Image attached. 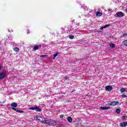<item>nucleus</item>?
Masks as SVG:
<instances>
[{"label":"nucleus","instance_id":"nucleus-1","mask_svg":"<svg viewBox=\"0 0 127 127\" xmlns=\"http://www.w3.org/2000/svg\"><path fill=\"white\" fill-rule=\"evenodd\" d=\"M116 17H119V18H121V17H123V16H125V14L122 11H119L116 13Z\"/></svg>","mask_w":127,"mask_h":127},{"label":"nucleus","instance_id":"nucleus-2","mask_svg":"<svg viewBox=\"0 0 127 127\" xmlns=\"http://www.w3.org/2000/svg\"><path fill=\"white\" fill-rule=\"evenodd\" d=\"M5 76H6V72H2L0 73V80H2L4 78H5Z\"/></svg>","mask_w":127,"mask_h":127},{"label":"nucleus","instance_id":"nucleus-3","mask_svg":"<svg viewBox=\"0 0 127 127\" xmlns=\"http://www.w3.org/2000/svg\"><path fill=\"white\" fill-rule=\"evenodd\" d=\"M41 47V45H36L34 46L33 50H35V51H36V50H39Z\"/></svg>","mask_w":127,"mask_h":127},{"label":"nucleus","instance_id":"nucleus-4","mask_svg":"<svg viewBox=\"0 0 127 127\" xmlns=\"http://www.w3.org/2000/svg\"><path fill=\"white\" fill-rule=\"evenodd\" d=\"M119 104H120V102L119 101H113L109 103V106H117Z\"/></svg>","mask_w":127,"mask_h":127},{"label":"nucleus","instance_id":"nucleus-5","mask_svg":"<svg viewBox=\"0 0 127 127\" xmlns=\"http://www.w3.org/2000/svg\"><path fill=\"white\" fill-rule=\"evenodd\" d=\"M106 91H112L113 90V86L111 85H108L105 87Z\"/></svg>","mask_w":127,"mask_h":127},{"label":"nucleus","instance_id":"nucleus-6","mask_svg":"<svg viewBox=\"0 0 127 127\" xmlns=\"http://www.w3.org/2000/svg\"><path fill=\"white\" fill-rule=\"evenodd\" d=\"M100 110H111L110 107H103L101 106L99 108Z\"/></svg>","mask_w":127,"mask_h":127},{"label":"nucleus","instance_id":"nucleus-7","mask_svg":"<svg viewBox=\"0 0 127 127\" xmlns=\"http://www.w3.org/2000/svg\"><path fill=\"white\" fill-rule=\"evenodd\" d=\"M127 126V122H124L123 123H120V127H126Z\"/></svg>","mask_w":127,"mask_h":127},{"label":"nucleus","instance_id":"nucleus-8","mask_svg":"<svg viewBox=\"0 0 127 127\" xmlns=\"http://www.w3.org/2000/svg\"><path fill=\"white\" fill-rule=\"evenodd\" d=\"M57 122H56V121L51 120L50 126H57Z\"/></svg>","mask_w":127,"mask_h":127},{"label":"nucleus","instance_id":"nucleus-9","mask_svg":"<svg viewBox=\"0 0 127 127\" xmlns=\"http://www.w3.org/2000/svg\"><path fill=\"white\" fill-rule=\"evenodd\" d=\"M11 107L13 108H16L17 107V103L13 102L11 104Z\"/></svg>","mask_w":127,"mask_h":127},{"label":"nucleus","instance_id":"nucleus-10","mask_svg":"<svg viewBox=\"0 0 127 127\" xmlns=\"http://www.w3.org/2000/svg\"><path fill=\"white\" fill-rule=\"evenodd\" d=\"M66 120H67V122L68 123H72V121H73V119L71 118V117H68L66 118Z\"/></svg>","mask_w":127,"mask_h":127},{"label":"nucleus","instance_id":"nucleus-11","mask_svg":"<svg viewBox=\"0 0 127 127\" xmlns=\"http://www.w3.org/2000/svg\"><path fill=\"white\" fill-rule=\"evenodd\" d=\"M120 91L122 93H125V92H127V91L126 90V88L122 87L120 89Z\"/></svg>","mask_w":127,"mask_h":127},{"label":"nucleus","instance_id":"nucleus-12","mask_svg":"<svg viewBox=\"0 0 127 127\" xmlns=\"http://www.w3.org/2000/svg\"><path fill=\"white\" fill-rule=\"evenodd\" d=\"M103 15V13L100 11H97L96 13V16L100 17V16H102Z\"/></svg>","mask_w":127,"mask_h":127},{"label":"nucleus","instance_id":"nucleus-13","mask_svg":"<svg viewBox=\"0 0 127 127\" xmlns=\"http://www.w3.org/2000/svg\"><path fill=\"white\" fill-rule=\"evenodd\" d=\"M51 120H45V123L44 124H46L47 125H49V126H50V125H51Z\"/></svg>","mask_w":127,"mask_h":127},{"label":"nucleus","instance_id":"nucleus-14","mask_svg":"<svg viewBox=\"0 0 127 127\" xmlns=\"http://www.w3.org/2000/svg\"><path fill=\"white\" fill-rule=\"evenodd\" d=\"M35 111L36 112H42V109L38 107H36Z\"/></svg>","mask_w":127,"mask_h":127},{"label":"nucleus","instance_id":"nucleus-15","mask_svg":"<svg viewBox=\"0 0 127 127\" xmlns=\"http://www.w3.org/2000/svg\"><path fill=\"white\" fill-rule=\"evenodd\" d=\"M117 114H121V109L120 108H117L116 110Z\"/></svg>","mask_w":127,"mask_h":127},{"label":"nucleus","instance_id":"nucleus-16","mask_svg":"<svg viewBox=\"0 0 127 127\" xmlns=\"http://www.w3.org/2000/svg\"><path fill=\"white\" fill-rule=\"evenodd\" d=\"M123 44L125 45V46H127V40H125L123 42Z\"/></svg>","mask_w":127,"mask_h":127},{"label":"nucleus","instance_id":"nucleus-17","mask_svg":"<svg viewBox=\"0 0 127 127\" xmlns=\"http://www.w3.org/2000/svg\"><path fill=\"white\" fill-rule=\"evenodd\" d=\"M59 54V53H58V52H57L56 54H54V58L53 59H55V58H56V57H57V56Z\"/></svg>","mask_w":127,"mask_h":127},{"label":"nucleus","instance_id":"nucleus-18","mask_svg":"<svg viewBox=\"0 0 127 127\" xmlns=\"http://www.w3.org/2000/svg\"><path fill=\"white\" fill-rule=\"evenodd\" d=\"M14 50L15 51V52H18L19 51V48H18L17 47H15L14 49Z\"/></svg>","mask_w":127,"mask_h":127},{"label":"nucleus","instance_id":"nucleus-19","mask_svg":"<svg viewBox=\"0 0 127 127\" xmlns=\"http://www.w3.org/2000/svg\"><path fill=\"white\" fill-rule=\"evenodd\" d=\"M110 47L111 48H115V47H116V46L114 44H110Z\"/></svg>","mask_w":127,"mask_h":127},{"label":"nucleus","instance_id":"nucleus-20","mask_svg":"<svg viewBox=\"0 0 127 127\" xmlns=\"http://www.w3.org/2000/svg\"><path fill=\"white\" fill-rule=\"evenodd\" d=\"M36 108V107H30L29 108V110H32V111H34V110H35V111Z\"/></svg>","mask_w":127,"mask_h":127},{"label":"nucleus","instance_id":"nucleus-21","mask_svg":"<svg viewBox=\"0 0 127 127\" xmlns=\"http://www.w3.org/2000/svg\"><path fill=\"white\" fill-rule=\"evenodd\" d=\"M36 120H38V121H40V119H42L41 117H38V116L36 117Z\"/></svg>","mask_w":127,"mask_h":127},{"label":"nucleus","instance_id":"nucleus-22","mask_svg":"<svg viewBox=\"0 0 127 127\" xmlns=\"http://www.w3.org/2000/svg\"><path fill=\"white\" fill-rule=\"evenodd\" d=\"M121 97H122V98H127V96L126 95H125V94H122V95H121Z\"/></svg>","mask_w":127,"mask_h":127},{"label":"nucleus","instance_id":"nucleus-23","mask_svg":"<svg viewBox=\"0 0 127 127\" xmlns=\"http://www.w3.org/2000/svg\"><path fill=\"white\" fill-rule=\"evenodd\" d=\"M40 122L41 123H42V124H45V120H44L43 119H42V120H40Z\"/></svg>","mask_w":127,"mask_h":127},{"label":"nucleus","instance_id":"nucleus-24","mask_svg":"<svg viewBox=\"0 0 127 127\" xmlns=\"http://www.w3.org/2000/svg\"><path fill=\"white\" fill-rule=\"evenodd\" d=\"M60 119H63L64 118V115L62 114L60 116Z\"/></svg>","mask_w":127,"mask_h":127},{"label":"nucleus","instance_id":"nucleus-25","mask_svg":"<svg viewBox=\"0 0 127 127\" xmlns=\"http://www.w3.org/2000/svg\"><path fill=\"white\" fill-rule=\"evenodd\" d=\"M109 26H110V25L107 24V25H105L104 27V28H107V27H109Z\"/></svg>","mask_w":127,"mask_h":127},{"label":"nucleus","instance_id":"nucleus-26","mask_svg":"<svg viewBox=\"0 0 127 127\" xmlns=\"http://www.w3.org/2000/svg\"><path fill=\"white\" fill-rule=\"evenodd\" d=\"M47 57V56L45 55L40 56V57H43V58H45V57Z\"/></svg>","mask_w":127,"mask_h":127},{"label":"nucleus","instance_id":"nucleus-27","mask_svg":"<svg viewBox=\"0 0 127 127\" xmlns=\"http://www.w3.org/2000/svg\"><path fill=\"white\" fill-rule=\"evenodd\" d=\"M69 38H70V39H73L74 36H73V35L70 36Z\"/></svg>","mask_w":127,"mask_h":127},{"label":"nucleus","instance_id":"nucleus-28","mask_svg":"<svg viewBox=\"0 0 127 127\" xmlns=\"http://www.w3.org/2000/svg\"><path fill=\"white\" fill-rule=\"evenodd\" d=\"M18 113H20V114H22V113H24V111H21V110H19Z\"/></svg>","mask_w":127,"mask_h":127},{"label":"nucleus","instance_id":"nucleus-29","mask_svg":"<svg viewBox=\"0 0 127 127\" xmlns=\"http://www.w3.org/2000/svg\"><path fill=\"white\" fill-rule=\"evenodd\" d=\"M107 11H109V12H110L111 13H112V9H108Z\"/></svg>","mask_w":127,"mask_h":127},{"label":"nucleus","instance_id":"nucleus-30","mask_svg":"<svg viewBox=\"0 0 127 127\" xmlns=\"http://www.w3.org/2000/svg\"><path fill=\"white\" fill-rule=\"evenodd\" d=\"M104 28H105V27L102 26L100 28V30H103L104 29Z\"/></svg>","mask_w":127,"mask_h":127},{"label":"nucleus","instance_id":"nucleus-31","mask_svg":"<svg viewBox=\"0 0 127 127\" xmlns=\"http://www.w3.org/2000/svg\"><path fill=\"white\" fill-rule=\"evenodd\" d=\"M64 79H65V80H68V76H64Z\"/></svg>","mask_w":127,"mask_h":127},{"label":"nucleus","instance_id":"nucleus-32","mask_svg":"<svg viewBox=\"0 0 127 127\" xmlns=\"http://www.w3.org/2000/svg\"><path fill=\"white\" fill-rule=\"evenodd\" d=\"M100 32H101V31H95V33H100Z\"/></svg>","mask_w":127,"mask_h":127},{"label":"nucleus","instance_id":"nucleus-33","mask_svg":"<svg viewBox=\"0 0 127 127\" xmlns=\"http://www.w3.org/2000/svg\"><path fill=\"white\" fill-rule=\"evenodd\" d=\"M15 111L16 112V113H18L19 110L16 109Z\"/></svg>","mask_w":127,"mask_h":127},{"label":"nucleus","instance_id":"nucleus-34","mask_svg":"<svg viewBox=\"0 0 127 127\" xmlns=\"http://www.w3.org/2000/svg\"><path fill=\"white\" fill-rule=\"evenodd\" d=\"M126 118V116H123L122 117V119H123V120H124V119Z\"/></svg>","mask_w":127,"mask_h":127},{"label":"nucleus","instance_id":"nucleus-35","mask_svg":"<svg viewBox=\"0 0 127 127\" xmlns=\"http://www.w3.org/2000/svg\"><path fill=\"white\" fill-rule=\"evenodd\" d=\"M12 110H13L14 111H15V110H16V109H15V108H12Z\"/></svg>","mask_w":127,"mask_h":127},{"label":"nucleus","instance_id":"nucleus-36","mask_svg":"<svg viewBox=\"0 0 127 127\" xmlns=\"http://www.w3.org/2000/svg\"><path fill=\"white\" fill-rule=\"evenodd\" d=\"M1 70V66L0 65V71Z\"/></svg>","mask_w":127,"mask_h":127}]
</instances>
